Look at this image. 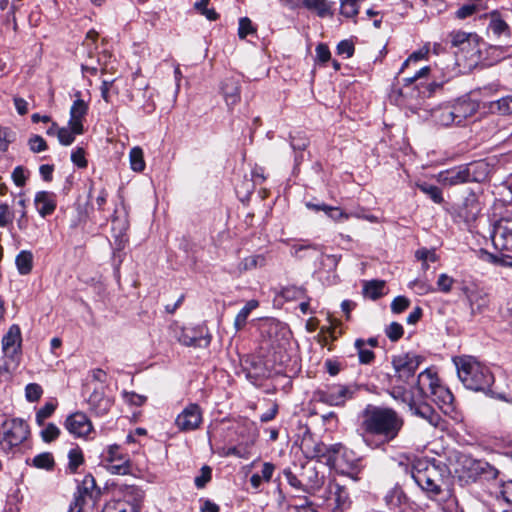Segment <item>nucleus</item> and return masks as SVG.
I'll list each match as a JSON object with an SVG mask.
<instances>
[{
    "mask_svg": "<svg viewBox=\"0 0 512 512\" xmlns=\"http://www.w3.org/2000/svg\"><path fill=\"white\" fill-rule=\"evenodd\" d=\"M279 507L283 512H317L313 504L307 499L293 498L289 503H286L285 497L279 492Z\"/></svg>",
    "mask_w": 512,
    "mask_h": 512,
    "instance_id": "obj_25",
    "label": "nucleus"
},
{
    "mask_svg": "<svg viewBox=\"0 0 512 512\" xmlns=\"http://www.w3.org/2000/svg\"><path fill=\"white\" fill-rule=\"evenodd\" d=\"M454 472L459 481L465 484L495 480L499 475L498 469L487 461L475 459L465 453L456 455Z\"/></svg>",
    "mask_w": 512,
    "mask_h": 512,
    "instance_id": "obj_4",
    "label": "nucleus"
},
{
    "mask_svg": "<svg viewBox=\"0 0 512 512\" xmlns=\"http://www.w3.org/2000/svg\"><path fill=\"white\" fill-rule=\"evenodd\" d=\"M221 89L228 106H233L239 102L240 87L238 81L233 78H227L223 81Z\"/></svg>",
    "mask_w": 512,
    "mask_h": 512,
    "instance_id": "obj_30",
    "label": "nucleus"
},
{
    "mask_svg": "<svg viewBox=\"0 0 512 512\" xmlns=\"http://www.w3.org/2000/svg\"><path fill=\"white\" fill-rule=\"evenodd\" d=\"M81 134L82 133L74 132L73 128L68 125V127H61V129L57 135V138H58L60 144H62L64 146H69L74 142L75 136L81 135Z\"/></svg>",
    "mask_w": 512,
    "mask_h": 512,
    "instance_id": "obj_47",
    "label": "nucleus"
},
{
    "mask_svg": "<svg viewBox=\"0 0 512 512\" xmlns=\"http://www.w3.org/2000/svg\"><path fill=\"white\" fill-rule=\"evenodd\" d=\"M95 487V479L93 476H85L81 486L78 487L77 492L74 494V499L69 506L68 512H83L87 500L93 498Z\"/></svg>",
    "mask_w": 512,
    "mask_h": 512,
    "instance_id": "obj_13",
    "label": "nucleus"
},
{
    "mask_svg": "<svg viewBox=\"0 0 512 512\" xmlns=\"http://www.w3.org/2000/svg\"><path fill=\"white\" fill-rule=\"evenodd\" d=\"M88 219V211L85 205L76 204V215L70 220V227L76 228L86 223Z\"/></svg>",
    "mask_w": 512,
    "mask_h": 512,
    "instance_id": "obj_50",
    "label": "nucleus"
},
{
    "mask_svg": "<svg viewBox=\"0 0 512 512\" xmlns=\"http://www.w3.org/2000/svg\"><path fill=\"white\" fill-rule=\"evenodd\" d=\"M282 296L286 300L301 299L306 296V290L303 287L289 286L283 289Z\"/></svg>",
    "mask_w": 512,
    "mask_h": 512,
    "instance_id": "obj_53",
    "label": "nucleus"
},
{
    "mask_svg": "<svg viewBox=\"0 0 512 512\" xmlns=\"http://www.w3.org/2000/svg\"><path fill=\"white\" fill-rule=\"evenodd\" d=\"M256 31V26L248 17L239 19L238 36L240 39H245L248 35H254Z\"/></svg>",
    "mask_w": 512,
    "mask_h": 512,
    "instance_id": "obj_46",
    "label": "nucleus"
},
{
    "mask_svg": "<svg viewBox=\"0 0 512 512\" xmlns=\"http://www.w3.org/2000/svg\"><path fill=\"white\" fill-rule=\"evenodd\" d=\"M451 106L455 114L457 125L462 124L465 119L473 116L477 111V104L469 99L458 100Z\"/></svg>",
    "mask_w": 512,
    "mask_h": 512,
    "instance_id": "obj_26",
    "label": "nucleus"
},
{
    "mask_svg": "<svg viewBox=\"0 0 512 512\" xmlns=\"http://www.w3.org/2000/svg\"><path fill=\"white\" fill-rule=\"evenodd\" d=\"M56 405L48 402L41 407L36 413V422L38 425H43L44 420L49 418L55 411Z\"/></svg>",
    "mask_w": 512,
    "mask_h": 512,
    "instance_id": "obj_57",
    "label": "nucleus"
},
{
    "mask_svg": "<svg viewBox=\"0 0 512 512\" xmlns=\"http://www.w3.org/2000/svg\"><path fill=\"white\" fill-rule=\"evenodd\" d=\"M103 461L107 470L116 475H127L131 472V460L128 454L123 453L117 444L107 447L103 453Z\"/></svg>",
    "mask_w": 512,
    "mask_h": 512,
    "instance_id": "obj_9",
    "label": "nucleus"
},
{
    "mask_svg": "<svg viewBox=\"0 0 512 512\" xmlns=\"http://www.w3.org/2000/svg\"><path fill=\"white\" fill-rule=\"evenodd\" d=\"M28 146L33 153H40L48 148L46 141L40 135L31 136L28 140Z\"/></svg>",
    "mask_w": 512,
    "mask_h": 512,
    "instance_id": "obj_54",
    "label": "nucleus"
},
{
    "mask_svg": "<svg viewBox=\"0 0 512 512\" xmlns=\"http://www.w3.org/2000/svg\"><path fill=\"white\" fill-rule=\"evenodd\" d=\"M397 377L407 383L415 374L420 364V357L412 354H401L392 360Z\"/></svg>",
    "mask_w": 512,
    "mask_h": 512,
    "instance_id": "obj_11",
    "label": "nucleus"
},
{
    "mask_svg": "<svg viewBox=\"0 0 512 512\" xmlns=\"http://www.w3.org/2000/svg\"><path fill=\"white\" fill-rule=\"evenodd\" d=\"M469 169V182H481L487 176L488 165L484 162H474L465 165Z\"/></svg>",
    "mask_w": 512,
    "mask_h": 512,
    "instance_id": "obj_36",
    "label": "nucleus"
},
{
    "mask_svg": "<svg viewBox=\"0 0 512 512\" xmlns=\"http://www.w3.org/2000/svg\"><path fill=\"white\" fill-rule=\"evenodd\" d=\"M385 282L382 280H371L365 282L363 287V293L366 297L376 300L383 295Z\"/></svg>",
    "mask_w": 512,
    "mask_h": 512,
    "instance_id": "obj_38",
    "label": "nucleus"
},
{
    "mask_svg": "<svg viewBox=\"0 0 512 512\" xmlns=\"http://www.w3.org/2000/svg\"><path fill=\"white\" fill-rule=\"evenodd\" d=\"M490 21L488 29L497 37H509L511 29L506 21L501 17L498 11H493L489 15Z\"/></svg>",
    "mask_w": 512,
    "mask_h": 512,
    "instance_id": "obj_29",
    "label": "nucleus"
},
{
    "mask_svg": "<svg viewBox=\"0 0 512 512\" xmlns=\"http://www.w3.org/2000/svg\"><path fill=\"white\" fill-rule=\"evenodd\" d=\"M454 279L449 275L442 273L437 280V289L444 293H449L452 289Z\"/></svg>",
    "mask_w": 512,
    "mask_h": 512,
    "instance_id": "obj_60",
    "label": "nucleus"
},
{
    "mask_svg": "<svg viewBox=\"0 0 512 512\" xmlns=\"http://www.w3.org/2000/svg\"><path fill=\"white\" fill-rule=\"evenodd\" d=\"M481 204L475 193H469L458 206L456 213L457 217L465 223L469 224L474 222L481 212Z\"/></svg>",
    "mask_w": 512,
    "mask_h": 512,
    "instance_id": "obj_15",
    "label": "nucleus"
},
{
    "mask_svg": "<svg viewBox=\"0 0 512 512\" xmlns=\"http://www.w3.org/2000/svg\"><path fill=\"white\" fill-rule=\"evenodd\" d=\"M54 464L53 455L49 452L38 454L33 458V465L40 469L51 470Z\"/></svg>",
    "mask_w": 512,
    "mask_h": 512,
    "instance_id": "obj_45",
    "label": "nucleus"
},
{
    "mask_svg": "<svg viewBox=\"0 0 512 512\" xmlns=\"http://www.w3.org/2000/svg\"><path fill=\"white\" fill-rule=\"evenodd\" d=\"M493 108L503 115L512 114V96H505L498 99L493 103Z\"/></svg>",
    "mask_w": 512,
    "mask_h": 512,
    "instance_id": "obj_51",
    "label": "nucleus"
},
{
    "mask_svg": "<svg viewBox=\"0 0 512 512\" xmlns=\"http://www.w3.org/2000/svg\"><path fill=\"white\" fill-rule=\"evenodd\" d=\"M34 203L42 217L51 215L57 206L56 194L49 191H39L35 195Z\"/></svg>",
    "mask_w": 512,
    "mask_h": 512,
    "instance_id": "obj_23",
    "label": "nucleus"
},
{
    "mask_svg": "<svg viewBox=\"0 0 512 512\" xmlns=\"http://www.w3.org/2000/svg\"><path fill=\"white\" fill-rule=\"evenodd\" d=\"M15 140V133L9 127L0 126V151H7L10 143Z\"/></svg>",
    "mask_w": 512,
    "mask_h": 512,
    "instance_id": "obj_49",
    "label": "nucleus"
},
{
    "mask_svg": "<svg viewBox=\"0 0 512 512\" xmlns=\"http://www.w3.org/2000/svg\"><path fill=\"white\" fill-rule=\"evenodd\" d=\"M449 474L447 466L435 460L417 459L411 469V476L415 483L430 497L441 494Z\"/></svg>",
    "mask_w": 512,
    "mask_h": 512,
    "instance_id": "obj_2",
    "label": "nucleus"
},
{
    "mask_svg": "<svg viewBox=\"0 0 512 512\" xmlns=\"http://www.w3.org/2000/svg\"><path fill=\"white\" fill-rule=\"evenodd\" d=\"M463 293L469 303L472 315L481 314L488 308L490 302L489 296L483 289L478 287H464Z\"/></svg>",
    "mask_w": 512,
    "mask_h": 512,
    "instance_id": "obj_18",
    "label": "nucleus"
},
{
    "mask_svg": "<svg viewBox=\"0 0 512 512\" xmlns=\"http://www.w3.org/2000/svg\"><path fill=\"white\" fill-rule=\"evenodd\" d=\"M69 468L75 472L77 468L83 463V453L80 448H73L68 453Z\"/></svg>",
    "mask_w": 512,
    "mask_h": 512,
    "instance_id": "obj_52",
    "label": "nucleus"
},
{
    "mask_svg": "<svg viewBox=\"0 0 512 512\" xmlns=\"http://www.w3.org/2000/svg\"><path fill=\"white\" fill-rule=\"evenodd\" d=\"M304 6L316 11L320 17H324L330 13V5L327 0H303Z\"/></svg>",
    "mask_w": 512,
    "mask_h": 512,
    "instance_id": "obj_42",
    "label": "nucleus"
},
{
    "mask_svg": "<svg viewBox=\"0 0 512 512\" xmlns=\"http://www.w3.org/2000/svg\"><path fill=\"white\" fill-rule=\"evenodd\" d=\"M478 8L479 5L475 3L465 4L456 11L455 15L458 19H466L476 13Z\"/></svg>",
    "mask_w": 512,
    "mask_h": 512,
    "instance_id": "obj_64",
    "label": "nucleus"
},
{
    "mask_svg": "<svg viewBox=\"0 0 512 512\" xmlns=\"http://www.w3.org/2000/svg\"><path fill=\"white\" fill-rule=\"evenodd\" d=\"M359 12L357 0H340V14L346 18H354Z\"/></svg>",
    "mask_w": 512,
    "mask_h": 512,
    "instance_id": "obj_44",
    "label": "nucleus"
},
{
    "mask_svg": "<svg viewBox=\"0 0 512 512\" xmlns=\"http://www.w3.org/2000/svg\"><path fill=\"white\" fill-rule=\"evenodd\" d=\"M145 498L144 491L137 486H129L123 493V498L107 502L102 512H140Z\"/></svg>",
    "mask_w": 512,
    "mask_h": 512,
    "instance_id": "obj_6",
    "label": "nucleus"
},
{
    "mask_svg": "<svg viewBox=\"0 0 512 512\" xmlns=\"http://www.w3.org/2000/svg\"><path fill=\"white\" fill-rule=\"evenodd\" d=\"M97 38L98 33L95 30H90L87 32L86 37L82 43L83 48L86 50V60H93L94 57L99 55L97 53L96 45Z\"/></svg>",
    "mask_w": 512,
    "mask_h": 512,
    "instance_id": "obj_39",
    "label": "nucleus"
},
{
    "mask_svg": "<svg viewBox=\"0 0 512 512\" xmlns=\"http://www.w3.org/2000/svg\"><path fill=\"white\" fill-rule=\"evenodd\" d=\"M131 169L135 172H142L145 169L143 150L140 147H133L129 153Z\"/></svg>",
    "mask_w": 512,
    "mask_h": 512,
    "instance_id": "obj_41",
    "label": "nucleus"
},
{
    "mask_svg": "<svg viewBox=\"0 0 512 512\" xmlns=\"http://www.w3.org/2000/svg\"><path fill=\"white\" fill-rule=\"evenodd\" d=\"M301 476L303 491L310 494L320 491L325 482L324 474L320 473L317 467L311 463L302 465Z\"/></svg>",
    "mask_w": 512,
    "mask_h": 512,
    "instance_id": "obj_14",
    "label": "nucleus"
},
{
    "mask_svg": "<svg viewBox=\"0 0 512 512\" xmlns=\"http://www.w3.org/2000/svg\"><path fill=\"white\" fill-rule=\"evenodd\" d=\"M266 265V257L262 254H256V255H250L245 258H243L238 266L237 269L240 273L250 271L253 269H256L258 267H263Z\"/></svg>",
    "mask_w": 512,
    "mask_h": 512,
    "instance_id": "obj_34",
    "label": "nucleus"
},
{
    "mask_svg": "<svg viewBox=\"0 0 512 512\" xmlns=\"http://www.w3.org/2000/svg\"><path fill=\"white\" fill-rule=\"evenodd\" d=\"M386 336L393 342L398 341L404 333V329L398 322H392L385 329Z\"/></svg>",
    "mask_w": 512,
    "mask_h": 512,
    "instance_id": "obj_55",
    "label": "nucleus"
},
{
    "mask_svg": "<svg viewBox=\"0 0 512 512\" xmlns=\"http://www.w3.org/2000/svg\"><path fill=\"white\" fill-rule=\"evenodd\" d=\"M259 306V302L257 300H249L245 306L239 311L234 320V326L237 331L241 330L247 322V318L249 317L252 310L256 309Z\"/></svg>",
    "mask_w": 512,
    "mask_h": 512,
    "instance_id": "obj_35",
    "label": "nucleus"
},
{
    "mask_svg": "<svg viewBox=\"0 0 512 512\" xmlns=\"http://www.w3.org/2000/svg\"><path fill=\"white\" fill-rule=\"evenodd\" d=\"M202 422V411L198 404L190 403L175 419V425L180 431H193Z\"/></svg>",
    "mask_w": 512,
    "mask_h": 512,
    "instance_id": "obj_12",
    "label": "nucleus"
},
{
    "mask_svg": "<svg viewBox=\"0 0 512 512\" xmlns=\"http://www.w3.org/2000/svg\"><path fill=\"white\" fill-rule=\"evenodd\" d=\"M361 418V435L371 448H378L396 439L404 425L403 418L389 407L367 405Z\"/></svg>",
    "mask_w": 512,
    "mask_h": 512,
    "instance_id": "obj_1",
    "label": "nucleus"
},
{
    "mask_svg": "<svg viewBox=\"0 0 512 512\" xmlns=\"http://www.w3.org/2000/svg\"><path fill=\"white\" fill-rule=\"evenodd\" d=\"M327 216L335 222H344L350 218L351 214L346 213L339 207L331 206V208H328Z\"/></svg>",
    "mask_w": 512,
    "mask_h": 512,
    "instance_id": "obj_63",
    "label": "nucleus"
},
{
    "mask_svg": "<svg viewBox=\"0 0 512 512\" xmlns=\"http://www.w3.org/2000/svg\"><path fill=\"white\" fill-rule=\"evenodd\" d=\"M99 69L102 72L106 71V65L105 63H102L101 57L99 55L94 57L93 60H85L81 64V70L83 73L87 72L91 75H96Z\"/></svg>",
    "mask_w": 512,
    "mask_h": 512,
    "instance_id": "obj_43",
    "label": "nucleus"
},
{
    "mask_svg": "<svg viewBox=\"0 0 512 512\" xmlns=\"http://www.w3.org/2000/svg\"><path fill=\"white\" fill-rule=\"evenodd\" d=\"M439 385L436 374L426 369L418 375L416 389L420 396L428 397Z\"/></svg>",
    "mask_w": 512,
    "mask_h": 512,
    "instance_id": "obj_24",
    "label": "nucleus"
},
{
    "mask_svg": "<svg viewBox=\"0 0 512 512\" xmlns=\"http://www.w3.org/2000/svg\"><path fill=\"white\" fill-rule=\"evenodd\" d=\"M200 475L194 480L195 486L199 489L204 488L206 484L211 480L212 470L209 466L204 465L201 468Z\"/></svg>",
    "mask_w": 512,
    "mask_h": 512,
    "instance_id": "obj_59",
    "label": "nucleus"
},
{
    "mask_svg": "<svg viewBox=\"0 0 512 512\" xmlns=\"http://www.w3.org/2000/svg\"><path fill=\"white\" fill-rule=\"evenodd\" d=\"M65 427L75 437H86L93 430L91 421L82 412H76L68 416Z\"/></svg>",
    "mask_w": 512,
    "mask_h": 512,
    "instance_id": "obj_17",
    "label": "nucleus"
},
{
    "mask_svg": "<svg viewBox=\"0 0 512 512\" xmlns=\"http://www.w3.org/2000/svg\"><path fill=\"white\" fill-rule=\"evenodd\" d=\"M60 434V429L53 423H49L45 429L41 431V437L44 442H52Z\"/></svg>",
    "mask_w": 512,
    "mask_h": 512,
    "instance_id": "obj_58",
    "label": "nucleus"
},
{
    "mask_svg": "<svg viewBox=\"0 0 512 512\" xmlns=\"http://www.w3.org/2000/svg\"><path fill=\"white\" fill-rule=\"evenodd\" d=\"M22 337L20 327L13 324L2 338V349L6 356L13 358L21 349Z\"/></svg>",
    "mask_w": 512,
    "mask_h": 512,
    "instance_id": "obj_20",
    "label": "nucleus"
},
{
    "mask_svg": "<svg viewBox=\"0 0 512 512\" xmlns=\"http://www.w3.org/2000/svg\"><path fill=\"white\" fill-rule=\"evenodd\" d=\"M323 497L332 502L331 512H345L352 503L346 487L335 480L328 482Z\"/></svg>",
    "mask_w": 512,
    "mask_h": 512,
    "instance_id": "obj_10",
    "label": "nucleus"
},
{
    "mask_svg": "<svg viewBox=\"0 0 512 512\" xmlns=\"http://www.w3.org/2000/svg\"><path fill=\"white\" fill-rule=\"evenodd\" d=\"M15 264L19 274L28 275L33 269V254L29 250L20 251L16 258Z\"/></svg>",
    "mask_w": 512,
    "mask_h": 512,
    "instance_id": "obj_32",
    "label": "nucleus"
},
{
    "mask_svg": "<svg viewBox=\"0 0 512 512\" xmlns=\"http://www.w3.org/2000/svg\"><path fill=\"white\" fill-rule=\"evenodd\" d=\"M469 169L465 165L454 167L438 174V181L447 186L469 183Z\"/></svg>",
    "mask_w": 512,
    "mask_h": 512,
    "instance_id": "obj_22",
    "label": "nucleus"
},
{
    "mask_svg": "<svg viewBox=\"0 0 512 512\" xmlns=\"http://www.w3.org/2000/svg\"><path fill=\"white\" fill-rule=\"evenodd\" d=\"M275 471V465L270 462H265L262 466L261 473H255L250 477L251 486L258 489L262 482H269Z\"/></svg>",
    "mask_w": 512,
    "mask_h": 512,
    "instance_id": "obj_33",
    "label": "nucleus"
},
{
    "mask_svg": "<svg viewBox=\"0 0 512 512\" xmlns=\"http://www.w3.org/2000/svg\"><path fill=\"white\" fill-rule=\"evenodd\" d=\"M417 188L437 204H441L444 201L441 189L435 185L423 182L417 183Z\"/></svg>",
    "mask_w": 512,
    "mask_h": 512,
    "instance_id": "obj_40",
    "label": "nucleus"
},
{
    "mask_svg": "<svg viewBox=\"0 0 512 512\" xmlns=\"http://www.w3.org/2000/svg\"><path fill=\"white\" fill-rule=\"evenodd\" d=\"M430 396L434 397V401H438L442 404H451L453 402V395L452 393L445 387L439 385L436 387V390L430 394Z\"/></svg>",
    "mask_w": 512,
    "mask_h": 512,
    "instance_id": "obj_48",
    "label": "nucleus"
},
{
    "mask_svg": "<svg viewBox=\"0 0 512 512\" xmlns=\"http://www.w3.org/2000/svg\"><path fill=\"white\" fill-rule=\"evenodd\" d=\"M357 388L353 385L333 384L326 389L318 390L316 396L319 402L330 406H343L352 399Z\"/></svg>",
    "mask_w": 512,
    "mask_h": 512,
    "instance_id": "obj_8",
    "label": "nucleus"
},
{
    "mask_svg": "<svg viewBox=\"0 0 512 512\" xmlns=\"http://www.w3.org/2000/svg\"><path fill=\"white\" fill-rule=\"evenodd\" d=\"M80 97L81 92L75 94ZM88 104L81 98H77L70 108L69 126H71L76 133H84L83 119L88 113Z\"/></svg>",
    "mask_w": 512,
    "mask_h": 512,
    "instance_id": "obj_19",
    "label": "nucleus"
},
{
    "mask_svg": "<svg viewBox=\"0 0 512 512\" xmlns=\"http://www.w3.org/2000/svg\"><path fill=\"white\" fill-rule=\"evenodd\" d=\"M301 449L308 458H325L328 446L322 442H315L311 437L302 440Z\"/></svg>",
    "mask_w": 512,
    "mask_h": 512,
    "instance_id": "obj_27",
    "label": "nucleus"
},
{
    "mask_svg": "<svg viewBox=\"0 0 512 512\" xmlns=\"http://www.w3.org/2000/svg\"><path fill=\"white\" fill-rule=\"evenodd\" d=\"M431 117L436 124L441 126L457 125L451 105H443L432 109Z\"/></svg>",
    "mask_w": 512,
    "mask_h": 512,
    "instance_id": "obj_28",
    "label": "nucleus"
},
{
    "mask_svg": "<svg viewBox=\"0 0 512 512\" xmlns=\"http://www.w3.org/2000/svg\"><path fill=\"white\" fill-rule=\"evenodd\" d=\"M410 305V300L405 296H397L391 303V310L395 314L405 311Z\"/></svg>",
    "mask_w": 512,
    "mask_h": 512,
    "instance_id": "obj_61",
    "label": "nucleus"
},
{
    "mask_svg": "<svg viewBox=\"0 0 512 512\" xmlns=\"http://www.w3.org/2000/svg\"><path fill=\"white\" fill-rule=\"evenodd\" d=\"M410 408L414 410V413L421 418L428 421V423L434 427H438L441 422L440 415L433 410V408L427 404H422L417 407L410 405Z\"/></svg>",
    "mask_w": 512,
    "mask_h": 512,
    "instance_id": "obj_31",
    "label": "nucleus"
},
{
    "mask_svg": "<svg viewBox=\"0 0 512 512\" xmlns=\"http://www.w3.org/2000/svg\"><path fill=\"white\" fill-rule=\"evenodd\" d=\"M451 45L461 52L474 54L478 52L476 43L478 40L477 34L466 33L462 31H454L450 33Z\"/></svg>",
    "mask_w": 512,
    "mask_h": 512,
    "instance_id": "obj_21",
    "label": "nucleus"
},
{
    "mask_svg": "<svg viewBox=\"0 0 512 512\" xmlns=\"http://www.w3.org/2000/svg\"><path fill=\"white\" fill-rule=\"evenodd\" d=\"M42 387L37 383H30L25 388V396L29 402H36L42 396Z\"/></svg>",
    "mask_w": 512,
    "mask_h": 512,
    "instance_id": "obj_56",
    "label": "nucleus"
},
{
    "mask_svg": "<svg viewBox=\"0 0 512 512\" xmlns=\"http://www.w3.org/2000/svg\"><path fill=\"white\" fill-rule=\"evenodd\" d=\"M29 435V427L22 419L5 421L0 432V449L9 453L23 443Z\"/></svg>",
    "mask_w": 512,
    "mask_h": 512,
    "instance_id": "obj_5",
    "label": "nucleus"
},
{
    "mask_svg": "<svg viewBox=\"0 0 512 512\" xmlns=\"http://www.w3.org/2000/svg\"><path fill=\"white\" fill-rule=\"evenodd\" d=\"M283 475L286 478V480L290 486H292L293 488H296V489L303 490L301 474L299 476H297L291 471L290 468H286L283 470Z\"/></svg>",
    "mask_w": 512,
    "mask_h": 512,
    "instance_id": "obj_62",
    "label": "nucleus"
},
{
    "mask_svg": "<svg viewBox=\"0 0 512 512\" xmlns=\"http://www.w3.org/2000/svg\"><path fill=\"white\" fill-rule=\"evenodd\" d=\"M457 375L463 385L473 391L486 392L494 382L490 369L475 357L463 355L453 358Z\"/></svg>",
    "mask_w": 512,
    "mask_h": 512,
    "instance_id": "obj_3",
    "label": "nucleus"
},
{
    "mask_svg": "<svg viewBox=\"0 0 512 512\" xmlns=\"http://www.w3.org/2000/svg\"><path fill=\"white\" fill-rule=\"evenodd\" d=\"M491 238L496 250L512 252V211H505L495 221Z\"/></svg>",
    "mask_w": 512,
    "mask_h": 512,
    "instance_id": "obj_7",
    "label": "nucleus"
},
{
    "mask_svg": "<svg viewBox=\"0 0 512 512\" xmlns=\"http://www.w3.org/2000/svg\"><path fill=\"white\" fill-rule=\"evenodd\" d=\"M354 346L357 350L359 362L361 364H371L375 359V353L367 347V343L363 339H356Z\"/></svg>",
    "mask_w": 512,
    "mask_h": 512,
    "instance_id": "obj_37",
    "label": "nucleus"
},
{
    "mask_svg": "<svg viewBox=\"0 0 512 512\" xmlns=\"http://www.w3.org/2000/svg\"><path fill=\"white\" fill-rule=\"evenodd\" d=\"M178 341L187 347L206 348L211 337L208 333L204 334L202 328H184L178 336Z\"/></svg>",
    "mask_w": 512,
    "mask_h": 512,
    "instance_id": "obj_16",
    "label": "nucleus"
}]
</instances>
